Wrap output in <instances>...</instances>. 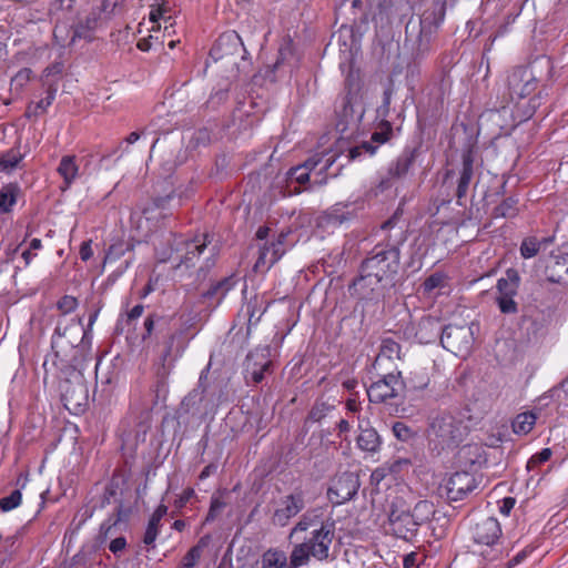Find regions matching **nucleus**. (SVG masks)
Returning <instances> with one entry per match:
<instances>
[{"label":"nucleus","instance_id":"1","mask_svg":"<svg viewBox=\"0 0 568 568\" xmlns=\"http://www.w3.org/2000/svg\"><path fill=\"white\" fill-rule=\"evenodd\" d=\"M399 268V248L396 245H376L362 262L361 274L353 282L354 291L363 298H373L392 285Z\"/></svg>","mask_w":568,"mask_h":568},{"label":"nucleus","instance_id":"2","mask_svg":"<svg viewBox=\"0 0 568 568\" xmlns=\"http://www.w3.org/2000/svg\"><path fill=\"white\" fill-rule=\"evenodd\" d=\"M468 434L464 419L450 410L433 412L425 430L428 447L437 455L458 447Z\"/></svg>","mask_w":568,"mask_h":568},{"label":"nucleus","instance_id":"3","mask_svg":"<svg viewBox=\"0 0 568 568\" xmlns=\"http://www.w3.org/2000/svg\"><path fill=\"white\" fill-rule=\"evenodd\" d=\"M427 8L418 20L410 19L405 28L406 44H409L415 58L423 57L429 50L433 36L445 17L444 0H427Z\"/></svg>","mask_w":568,"mask_h":568},{"label":"nucleus","instance_id":"4","mask_svg":"<svg viewBox=\"0 0 568 568\" xmlns=\"http://www.w3.org/2000/svg\"><path fill=\"white\" fill-rule=\"evenodd\" d=\"M335 529V521L332 518H326L322 526L310 531V536L303 542L293 546V561L298 558V562L303 567L307 566L312 558L321 562L334 560Z\"/></svg>","mask_w":568,"mask_h":568},{"label":"nucleus","instance_id":"5","mask_svg":"<svg viewBox=\"0 0 568 568\" xmlns=\"http://www.w3.org/2000/svg\"><path fill=\"white\" fill-rule=\"evenodd\" d=\"M335 154H315L308 158L303 164L290 169L287 172V180L291 183L296 182L300 185H303L310 181V174L315 172L314 175L316 178L314 183L324 184L326 183V178L323 175L335 163Z\"/></svg>","mask_w":568,"mask_h":568},{"label":"nucleus","instance_id":"6","mask_svg":"<svg viewBox=\"0 0 568 568\" xmlns=\"http://www.w3.org/2000/svg\"><path fill=\"white\" fill-rule=\"evenodd\" d=\"M209 243H211L209 234H201L193 239L180 236L174 240L173 253L170 258L176 262L178 266L193 267Z\"/></svg>","mask_w":568,"mask_h":568},{"label":"nucleus","instance_id":"7","mask_svg":"<svg viewBox=\"0 0 568 568\" xmlns=\"http://www.w3.org/2000/svg\"><path fill=\"white\" fill-rule=\"evenodd\" d=\"M405 388V382L402 378V373L383 374L382 378L371 384L367 388V396L371 403H392L402 396Z\"/></svg>","mask_w":568,"mask_h":568},{"label":"nucleus","instance_id":"8","mask_svg":"<svg viewBox=\"0 0 568 568\" xmlns=\"http://www.w3.org/2000/svg\"><path fill=\"white\" fill-rule=\"evenodd\" d=\"M440 343L456 356L467 355L474 343V333L468 325L448 324L442 329Z\"/></svg>","mask_w":568,"mask_h":568},{"label":"nucleus","instance_id":"9","mask_svg":"<svg viewBox=\"0 0 568 568\" xmlns=\"http://www.w3.org/2000/svg\"><path fill=\"white\" fill-rule=\"evenodd\" d=\"M359 486L358 475L344 471L332 479L327 489V498L333 505L345 504L357 494Z\"/></svg>","mask_w":568,"mask_h":568},{"label":"nucleus","instance_id":"10","mask_svg":"<svg viewBox=\"0 0 568 568\" xmlns=\"http://www.w3.org/2000/svg\"><path fill=\"white\" fill-rule=\"evenodd\" d=\"M305 495L302 490H295L284 496L273 513L272 524L277 527H285L293 517L305 508Z\"/></svg>","mask_w":568,"mask_h":568},{"label":"nucleus","instance_id":"11","mask_svg":"<svg viewBox=\"0 0 568 568\" xmlns=\"http://www.w3.org/2000/svg\"><path fill=\"white\" fill-rule=\"evenodd\" d=\"M62 400L68 410L78 414L84 410L88 404V387L81 376L74 379H67L62 386Z\"/></svg>","mask_w":568,"mask_h":568},{"label":"nucleus","instance_id":"12","mask_svg":"<svg viewBox=\"0 0 568 568\" xmlns=\"http://www.w3.org/2000/svg\"><path fill=\"white\" fill-rule=\"evenodd\" d=\"M270 356V346L256 347L250 352L244 363L245 378L254 384L261 383L264 378V373L267 372L272 365Z\"/></svg>","mask_w":568,"mask_h":568},{"label":"nucleus","instance_id":"13","mask_svg":"<svg viewBox=\"0 0 568 568\" xmlns=\"http://www.w3.org/2000/svg\"><path fill=\"white\" fill-rule=\"evenodd\" d=\"M388 518L390 528L398 538L410 540L416 535L419 526L408 508L399 507L397 503H393Z\"/></svg>","mask_w":568,"mask_h":568},{"label":"nucleus","instance_id":"14","mask_svg":"<svg viewBox=\"0 0 568 568\" xmlns=\"http://www.w3.org/2000/svg\"><path fill=\"white\" fill-rule=\"evenodd\" d=\"M243 43L240 36L234 32H225L219 37L210 51V58L214 61L226 60L235 64L234 58L243 51Z\"/></svg>","mask_w":568,"mask_h":568},{"label":"nucleus","instance_id":"15","mask_svg":"<svg viewBox=\"0 0 568 568\" xmlns=\"http://www.w3.org/2000/svg\"><path fill=\"white\" fill-rule=\"evenodd\" d=\"M508 89L511 100H521L536 89L532 72L524 67L515 68L508 75Z\"/></svg>","mask_w":568,"mask_h":568},{"label":"nucleus","instance_id":"16","mask_svg":"<svg viewBox=\"0 0 568 568\" xmlns=\"http://www.w3.org/2000/svg\"><path fill=\"white\" fill-rule=\"evenodd\" d=\"M210 365L202 371L197 386L192 389L182 400L181 409L186 414L197 415L204 414L207 410V402H206V379L209 373Z\"/></svg>","mask_w":568,"mask_h":568},{"label":"nucleus","instance_id":"17","mask_svg":"<svg viewBox=\"0 0 568 568\" xmlns=\"http://www.w3.org/2000/svg\"><path fill=\"white\" fill-rule=\"evenodd\" d=\"M471 536L476 544L493 547L501 537L500 524L494 517H483L471 528Z\"/></svg>","mask_w":568,"mask_h":568},{"label":"nucleus","instance_id":"18","mask_svg":"<svg viewBox=\"0 0 568 568\" xmlns=\"http://www.w3.org/2000/svg\"><path fill=\"white\" fill-rule=\"evenodd\" d=\"M476 487V478L471 473L456 471L447 480V498L454 501L462 500Z\"/></svg>","mask_w":568,"mask_h":568},{"label":"nucleus","instance_id":"19","mask_svg":"<svg viewBox=\"0 0 568 568\" xmlns=\"http://www.w3.org/2000/svg\"><path fill=\"white\" fill-rule=\"evenodd\" d=\"M288 233L281 232L275 242L270 246L264 245L260 248L258 257L255 262L254 270L264 272L271 268L286 252L285 241Z\"/></svg>","mask_w":568,"mask_h":568},{"label":"nucleus","instance_id":"20","mask_svg":"<svg viewBox=\"0 0 568 568\" xmlns=\"http://www.w3.org/2000/svg\"><path fill=\"white\" fill-rule=\"evenodd\" d=\"M298 58L291 41H285L278 49V55L273 65L267 70L266 77L275 80V73L288 74L297 67Z\"/></svg>","mask_w":568,"mask_h":568},{"label":"nucleus","instance_id":"21","mask_svg":"<svg viewBox=\"0 0 568 568\" xmlns=\"http://www.w3.org/2000/svg\"><path fill=\"white\" fill-rule=\"evenodd\" d=\"M419 153V148L407 146L403 150V152L389 163L387 169V180H383L382 184L388 183L389 180L402 179L404 178L412 165L414 164L417 155Z\"/></svg>","mask_w":568,"mask_h":568},{"label":"nucleus","instance_id":"22","mask_svg":"<svg viewBox=\"0 0 568 568\" xmlns=\"http://www.w3.org/2000/svg\"><path fill=\"white\" fill-rule=\"evenodd\" d=\"M298 558L293 561V550L287 558L284 550L278 548L267 549L261 557L260 568H301Z\"/></svg>","mask_w":568,"mask_h":568},{"label":"nucleus","instance_id":"23","mask_svg":"<svg viewBox=\"0 0 568 568\" xmlns=\"http://www.w3.org/2000/svg\"><path fill=\"white\" fill-rule=\"evenodd\" d=\"M358 432L356 443L359 449L372 454L381 449V436L377 430L369 425L367 419H361L358 422Z\"/></svg>","mask_w":568,"mask_h":568},{"label":"nucleus","instance_id":"24","mask_svg":"<svg viewBox=\"0 0 568 568\" xmlns=\"http://www.w3.org/2000/svg\"><path fill=\"white\" fill-rule=\"evenodd\" d=\"M474 175V159L471 151H467L463 154V168L460 171V176L458 179L457 189H456V197L457 203L463 205L462 200L467 195L469 184L473 180Z\"/></svg>","mask_w":568,"mask_h":568},{"label":"nucleus","instance_id":"25","mask_svg":"<svg viewBox=\"0 0 568 568\" xmlns=\"http://www.w3.org/2000/svg\"><path fill=\"white\" fill-rule=\"evenodd\" d=\"M104 21L108 20L102 18V14L99 10H92L85 18L84 22H80L74 27L71 41L73 42L77 38L91 40L92 32L98 29Z\"/></svg>","mask_w":568,"mask_h":568},{"label":"nucleus","instance_id":"26","mask_svg":"<svg viewBox=\"0 0 568 568\" xmlns=\"http://www.w3.org/2000/svg\"><path fill=\"white\" fill-rule=\"evenodd\" d=\"M325 520L323 511L318 508L305 511L290 531L288 539H292L297 532L318 528Z\"/></svg>","mask_w":568,"mask_h":568},{"label":"nucleus","instance_id":"27","mask_svg":"<svg viewBox=\"0 0 568 568\" xmlns=\"http://www.w3.org/2000/svg\"><path fill=\"white\" fill-rule=\"evenodd\" d=\"M344 109L352 108L361 97L362 81L357 70L349 69L345 78Z\"/></svg>","mask_w":568,"mask_h":568},{"label":"nucleus","instance_id":"28","mask_svg":"<svg viewBox=\"0 0 568 568\" xmlns=\"http://www.w3.org/2000/svg\"><path fill=\"white\" fill-rule=\"evenodd\" d=\"M399 359L400 358V346L397 342H395L393 338L386 337L382 339L379 352L375 358V362L373 364V367L376 371H381L384 367L385 361H393V359Z\"/></svg>","mask_w":568,"mask_h":568},{"label":"nucleus","instance_id":"29","mask_svg":"<svg viewBox=\"0 0 568 568\" xmlns=\"http://www.w3.org/2000/svg\"><path fill=\"white\" fill-rule=\"evenodd\" d=\"M170 200V196L165 199H156L150 205L142 210L143 219L149 224V230L155 229L159 225L160 219L168 216L165 204Z\"/></svg>","mask_w":568,"mask_h":568},{"label":"nucleus","instance_id":"30","mask_svg":"<svg viewBox=\"0 0 568 568\" xmlns=\"http://www.w3.org/2000/svg\"><path fill=\"white\" fill-rule=\"evenodd\" d=\"M520 277L516 270L508 268L505 276L497 281L496 288L498 295L496 297L516 296L519 287Z\"/></svg>","mask_w":568,"mask_h":568},{"label":"nucleus","instance_id":"31","mask_svg":"<svg viewBox=\"0 0 568 568\" xmlns=\"http://www.w3.org/2000/svg\"><path fill=\"white\" fill-rule=\"evenodd\" d=\"M442 327L436 318L423 317L418 323L416 337L422 344H428L438 337Z\"/></svg>","mask_w":568,"mask_h":568},{"label":"nucleus","instance_id":"32","mask_svg":"<svg viewBox=\"0 0 568 568\" xmlns=\"http://www.w3.org/2000/svg\"><path fill=\"white\" fill-rule=\"evenodd\" d=\"M393 134V126L388 121H382L376 131L372 133L371 141L364 142L361 148L374 154L376 148L386 143Z\"/></svg>","mask_w":568,"mask_h":568},{"label":"nucleus","instance_id":"33","mask_svg":"<svg viewBox=\"0 0 568 568\" xmlns=\"http://www.w3.org/2000/svg\"><path fill=\"white\" fill-rule=\"evenodd\" d=\"M58 173L63 179L65 184L64 189H68L75 181L79 174L77 158L74 155L62 156L58 166Z\"/></svg>","mask_w":568,"mask_h":568},{"label":"nucleus","instance_id":"34","mask_svg":"<svg viewBox=\"0 0 568 568\" xmlns=\"http://www.w3.org/2000/svg\"><path fill=\"white\" fill-rule=\"evenodd\" d=\"M560 270L564 271V273L568 272V258L567 257H551L549 263L546 265V276L549 282L552 283H562L565 280V276Z\"/></svg>","mask_w":568,"mask_h":568},{"label":"nucleus","instance_id":"35","mask_svg":"<svg viewBox=\"0 0 568 568\" xmlns=\"http://www.w3.org/2000/svg\"><path fill=\"white\" fill-rule=\"evenodd\" d=\"M166 513L168 507L161 504L152 514L144 534V544L152 545L155 541L159 534L160 521L166 515Z\"/></svg>","mask_w":568,"mask_h":568},{"label":"nucleus","instance_id":"36","mask_svg":"<svg viewBox=\"0 0 568 568\" xmlns=\"http://www.w3.org/2000/svg\"><path fill=\"white\" fill-rule=\"evenodd\" d=\"M131 509L124 507L121 503L116 506L115 514L110 516L101 524L100 532L105 538L110 535L111 529L122 521H126L130 517Z\"/></svg>","mask_w":568,"mask_h":568},{"label":"nucleus","instance_id":"37","mask_svg":"<svg viewBox=\"0 0 568 568\" xmlns=\"http://www.w3.org/2000/svg\"><path fill=\"white\" fill-rule=\"evenodd\" d=\"M537 420V415L532 412L518 414L513 420L511 427L517 435H527L531 432Z\"/></svg>","mask_w":568,"mask_h":568},{"label":"nucleus","instance_id":"38","mask_svg":"<svg viewBox=\"0 0 568 568\" xmlns=\"http://www.w3.org/2000/svg\"><path fill=\"white\" fill-rule=\"evenodd\" d=\"M81 336L83 338L88 335V331L82 327V321L79 318L77 322L72 321L70 324H64L59 321L53 336L67 337V336Z\"/></svg>","mask_w":568,"mask_h":568},{"label":"nucleus","instance_id":"39","mask_svg":"<svg viewBox=\"0 0 568 568\" xmlns=\"http://www.w3.org/2000/svg\"><path fill=\"white\" fill-rule=\"evenodd\" d=\"M166 12H168V9H166L165 4L158 6V7L152 6L149 18H150V22H152L153 26L150 29V31L158 32L160 30V26L158 24V21L160 19H163L165 23H169L164 28V33L171 34L170 29L173 27V23L171 22L172 17L166 16Z\"/></svg>","mask_w":568,"mask_h":568},{"label":"nucleus","instance_id":"40","mask_svg":"<svg viewBox=\"0 0 568 568\" xmlns=\"http://www.w3.org/2000/svg\"><path fill=\"white\" fill-rule=\"evenodd\" d=\"M410 511L418 526H420L432 518L435 514V507L429 500H419Z\"/></svg>","mask_w":568,"mask_h":568},{"label":"nucleus","instance_id":"41","mask_svg":"<svg viewBox=\"0 0 568 568\" xmlns=\"http://www.w3.org/2000/svg\"><path fill=\"white\" fill-rule=\"evenodd\" d=\"M19 189L13 184L3 186L0 190V213H8L17 202Z\"/></svg>","mask_w":568,"mask_h":568},{"label":"nucleus","instance_id":"42","mask_svg":"<svg viewBox=\"0 0 568 568\" xmlns=\"http://www.w3.org/2000/svg\"><path fill=\"white\" fill-rule=\"evenodd\" d=\"M408 383L414 390H424L430 383V377L426 369L417 368L410 372Z\"/></svg>","mask_w":568,"mask_h":568},{"label":"nucleus","instance_id":"43","mask_svg":"<svg viewBox=\"0 0 568 568\" xmlns=\"http://www.w3.org/2000/svg\"><path fill=\"white\" fill-rule=\"evenodd\" d=\"M55 93H57V89L53 88V87H49L48 90H47V95L45 98L41 99L40 101H38L37 103H34L33 105L30 104L28 106V112L29 113H33L34 115H39L41 113H44L47 111V109L52 104V102L54 101L55 99Z\"/></svg>","mask_w":568,"mask_h":568},{"label":"nucleus","instance_id":"44","mask_svg":"<svg viewBox=\"0 0 568 568\" xmlns=\"http://www.w3.org/2000/svg\"><path fill=\"white\" fill-rule=\"evenodd\" d=\"M22 160V154L19 151L10 150L7 153L2 154L0 158V171L1 172H11L13 171L18 164Z\"/></svg>","mask_w":568,"mask_h":568},{"label":"nucleus","instance_id":"45","mask_svg":"<svg viewBox=\"0 0 568 568\" xmlns=\"http://www.w3.org/2000/svg\"><path fill=\"white\" fill-rule=\"evenodd\" d=\"M235 285V280L233 276L225 277L215 284H213L210 290L205 293L206 297H213L215 295H220L222 298L225 294L231 291Z\"/></svg>","mask_w":568,"mask_h":568},{"label":"nucleus","instance_id":"46","mask_svg":"<svg viewBox=\"0 0 568 568\" xmlns=\"http://www.w3.org/2000/svg\"><path fill=\"white\" fill-rule=\"evenodd\" d=\"M124 1L125 0H103L98 10L101 12L102 18L109 20L122 12Z\"/></svg>","mask_w":568,"mask_h":568},{"label":"nucleus","instance_id":"47","mask_svg":"<svg viewBox=\"0 0 568 568\" xmlns=\"http://www.w3.org/2000/svg\"><path fill=\"white\" fill-rule=\"evenodd\" d=\"M517 214V200L508 197L494 210L496 217H513Z\"/></svg>","mask_w":568,"mask_h":568},{"label":"nucleus","instance_id":"48","mask_svg":"<svg viewBox=\"0 0 568 568\" xmlns=\"http://www.w3.org/2000/svg\"><path fill=\"white\" fill-rule=\"evenodd\" d=\"M540 252V244L538 239L528 237L525 239L520 245V254L524 258H530Z\"/></svg>","mask_w":568,"mask_h":568},{"label":"nucleus","instance_id":"49","mask_svg":"<svg viewBox=\"0 0 568 568\" xmlns=\"http://www.w3.org/2000/svg\"><path fill=\"white\" fill-rule=\"evenodd\" d=\"M333 408L326 402L317 400L308 413V419L312 422H321Z\"/></svg>","mask_w":568,"mask_h":568},{"label":"nucleus","instance_id":"50","mask_svg":"<svg viewBox=\"0 0 568 568\" xmlns=\"http://www.w3.org/2000/svg\"><path fill=\"white\" fill-rule=\"evenodd\" d=\"M22 500V494L19 489L11 491V494L7 497L0 499V509L3 513L10 511L17 508Z\"/></svg>","mask_w":568,"mask_h":568},{"label":"nucleus","instance_id":"51","mask_svg":"<svg viewBox=\"0 0 568 568\" xmlns=\"http://www.w3.org/2000/svg\"><path fill=\"white\" fill-rule=\"evenodd\" d=\"M166 324L163 317H160L155 314L149 315L144 320V333L142 334V339L145 341L148 337H150L154 331L155 325H158L161 329H163V326Z\"/></svg>","mask_w":568,"mask_h":568},{"label":"nucleus","instance_id":"52","mask_svg":"<svg viewBox=\"0 0 568 568\" xmlns=\"http://www.w3.org/2000/svg\"><path fill=\"white\" fill-rule=\"evenodd\" d=\"M201 554H202V549L199 545L192 547L185 554V556L182 558V561H181L179 568H194L201 558Z\"/></svg>","mask_w":568,"mask_h":568},{"label":"nucleus","instance_id":"53","mask_svg":"<svg viewBox=\"0 0 568 568\" xmlns=\"http://www.w3.org/2000/svg\"><path fill=\"white\" fill-rule=\"evenodd\" d=\"M446 276L443 273H434L428 276L423 283L425 293H432L436 288H440L445 285Z\"/></svg>","mask_w":568,"mask_h":568},{"label":"nucleus","instance_id":"54","mask_svg":"<svg viewBox=\"0 0 568 568\" xmlns=\"http://www.w3.org/2000/svg\"><path fill=\"white\" fill-rule=\"evenodd\" d=\"M226 507V501L221 498V496H212L211 506L206 516V521H212L216 517L221 515V513Z\"/></svg>","mask_w":568,"mask_h":568},{"label":"nucleus","instance_id":"55","mask_svg":"<svg viewBox=\"0 0 568 568\" xmlns=\"http://www.w3.org/2000/svg\"><path fill=\"white\" fill-rule=\"evenodd\" d=\"M393 434L394 436L402 442H408L413 438L414 433L410 427H408L403 422H396L393 425Z\"/></svg>","mask_w":568,"mask_h":568},{"label":"nucleus","instance_id":"56","mask_svg":"<svg viewBox=\"0 0 568 568\" xmlns=\"http://www.w3.org/2000/svg\"><path fill=\"white\" fill-rule=\"evenodd\" d=\"M496 303L503 314H515L518 311V306L514 301V296L496 297Z\"/></svg>","mask_w":568,"mask_h":568},{"label":"nucleus","instance_id":"57","mask_svg":"<svg viewBox=\"0 0 568 568\" xmlns=\"http://www.w3.org/2000/svg\"><path fill=\"white\" fill-rule=\"evenodd\" d=\"M551 454H552V452H551L550 448H544L539 453L532 455L530 457V459L528 460V463H527V469L531 470L536 466H538V465H540L542 463H546L547 460L550 459Z\"/></svg>","mask_w":568,"mask_h":568},{"label":"nucleus","instance_id":"58","mask_svg":"<svg viewBox=\"0 0 568 568\" xmlns=\"http://www.w3.org/2000/svg\"><path fill=\"white\" fill-rule=\"evenodd\" d=\"M32 71L28 68L19 70L16 75L11 79V85L16 90H21L30 80Z\"/></svg>","mask_w":568,"mask_h":568},{"label":"nucleus","instance_id":"59","mask_svg":"<svg viewBox=\"0 0 568 568\" xmlns=\"http://www.w3.org/2000/svg\"><path fill=\"white\" fill-rule=\"evenodd\" d=\"M58 308L65 315L73 312L78 306V301L71 295H64L57 304Z\"/></svg>","mask_w":568,"mask_h":568},{"label":"nucleus","instance_id":"60","mask_svg":"<svg viewBox=\"0 0 568 568\" xmlns=\"http://www.w3.org/2000/svg\"><path fill=\"white\" fill-rule=\"evenodd\" d=\"M195 497V491L193 488H186L183 493L175 499V507L181 509L183 508L192 498Z\"/></svg>","mask_w":568,"mask_h":568},{"label":"nucleus","instance_id":"61","mask_svg":"<svg viewBox=\"0 0 568 568\" xmlns=\"http://www.w3.org/2000/svg\"><path fill=\"white\" fill-rule=\"evenodd\" d=\"M210 141V134L207 132V130L205 129H201V130H197L196 132H194L193 136H192V144L194 146H199V145H206Z\"/></svg>","mask_w":568,"mask_h":568},{"label":"nucleus","instance_id":"62","mask_svg":"<svg viewBox=\"0 0 568 568\" xmlns=\"http://www.w3.org/2000/svg\"><path fill=\"white\" fill-rule=\"evenodd\" d=\"M530 552H531V549H529L528 547L523 549L515 557H513L510 560H508V562L506 564V568H513L516 565H519L520 562H523L527 558V556Z\"/></svg>","mask_w":568,"mask_h":568},{"label":"nucleus","instance_id":"63","mask_svg":"<svg viewBox=\"0 0 568 568\" xmlns=\"http://www.w3.org/2000/svg\"><path fill=\"white\" fill-rule=\"evenodd\" d=\"M151 39H156V43L162 44L158 36L150 34L148 38H142L138 41L136 47L141 51H149L152 48Z\"/></svg>","mask_w":568,"mask_h":568},{"label":"nucleus","instance_id":"64","mask_svg":"<svg viewBox=\"0 0 568 568\" xmlns=\"http://www.w3.org/2000/svg\"><path fill=\"white\" fill-rule=\"evenodd\" d=\"M385 476H386V469H384V468H376L371 474V484L373 486L378 487V485L384 480Z\"/></svg>","mask_w":568,"mask_h":568}]
</instances>
